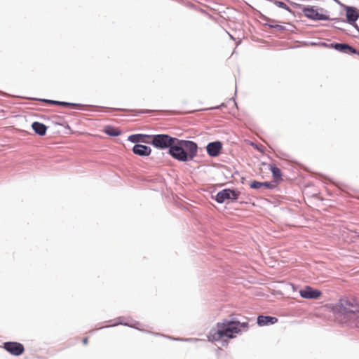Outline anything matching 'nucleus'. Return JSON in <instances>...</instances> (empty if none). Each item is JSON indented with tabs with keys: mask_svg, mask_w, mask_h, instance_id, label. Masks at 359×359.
<instances>
[{
	"mask_svg": "<svg viewBox=\"0 0 359 359\" xmlns=\"http://www.w3.org/2000/svg\"><path fill=\"white\" fill-rule=\"evenodd\" d=\"M248 327V321L241 322L238 315L232 314L222 322L217 323L215 327L210 329L208 339L210 341H217L224 337L233 339L236 334L247 331Z\"/></svg>",
	"mask_w": 359,
	"mask_h": 359,
	"instance_id": "1",
	"label": "nucleus"
},
{
	"mask_svg": "<svg viewBox=\"0 0 359 359\" xmlns=\"http://www.w3.org/2000/svg\"><path fill=\"white\" fill-rule=\"evenodd\" d=\"M198 150L196 142L177 138L175 147L171 149L172 158L180 162L192 161L197 156Z\"/></svg>",
	"mask_w": 359,
	"mask_h": 359,
	"instance_id": "2",
	"label": "nucleus"
},
{
	"mask_svg": "<svg viewBox=\"0 0 359 359\" xmlns=\"http://www.w3.org/2000/svg\"><path fill=\"white\" fill-rule=\"evenodd\" d=\"M335 314L344 316L348 320L355 321V326L359 327V304L355 299H341L339 302L332 308Z\"/></svg>",
	"mask_w": 359,
	"mask_h": 359,
	"instance_id": "3",
	"label": "nucleus"
},
{
	"mask_svg": "<svg viewBox=\"0 0 359 359\" xmlns=\"http://www.w3.org/2000/svg\"><path fill=\"white\" fill-rule=\"evenodd\" d=\"M177 137L170 136L168 134H154L150 144L154 147L161 150L168 149V154L172 157L171 149L175 147Z\"/></svg>",
	"mask_w": 359,
	"mask_h": 359,
	"instance_id": "4",
	"label": "nucleus"
},
{
	"mask_svg": "<svg viewBox=\"0 0 359 359\" xmlns=\"http://www.w3.org/2000/svg\"><path fill=\"white\" fill-rule=\"evenodd\" d=\"M292 5L296 8L302 9L304 16L308 19L314 21L332 20V19L328 14L318 12V6L311 5L306 6L297 3H292Z\"/></svg>",
	"mask_w": 359,
	"mask_h": 359,
	"instance_id": "5",
	"label": "nucleus"
},
{
	"mask_svg": "<svg viewBox=\"0 0 359 359\" xmlns=\"http://www.w3.org/2000/svg\"><path fill=\"white\" fill-rule=\"evenodd\" d=\"M241 195V192L236 189L226 188L217 193L214 199L217 203L222 204L228 200L231 202L236 201Z\"/></svg>",
	"mask_w": 359,
	"mask_h": 359,
	"instance_id": "6",
	"label": "nucleus"
},
{
	"mask_svg": "<svg viewBox=\"0 0 359 359\" xmlns=\"http://www.w3.org/2000/svg\"><path fill=\"white\" fill-rule=\"evenodd\" d=\"M341 8L346 12V18L341 19L339 18H334L332 19V21L335 22L336 23H348V24H355V22L359 18V12L358 10L352 6L347 5H341Z\"/></svg>",
	"mask_w": 359,
	"mask_h": 359,
	"instance_id": "7",
	"label": "nucleus"
},
{
	"mask_svg": "<svg viewBox=\"0 0 359 359\" xmlns=\"http://www.w3.org/2000/svg\"><path fill=\"white\" fill-rule=\"evenodd\" d=\"M4 348L14 356H19L25 352L22 344L17 341H6L3 344Z\"/></svg>",
	"mask_w": 359,
	"mask_h": 359,
	"instance_id": "8",
	"label": "nucleus"
},
{
	"mask_svg": "<svg viewBox=\"0 0 359 359\" xmlns=\"http://www.w3.org/2000/svg\"><path fill=\"white\" fill-rule=\"evenodd\" d=\"M222 147L223 144L221 141L215 140L208 143L205 149L208 155L210 157L215 158L219 156L222 150Z\"/></svg>",
	"mask_w": 359,
	"mask_h": 359,
	"instance_id": "9",
	"label": "nucleus"
},
{
	"mask_svg": "<svg viewBox=\"0 0 359 359\" xmlns=\"http://www.w3.org/2000/svg\"><path fill=\"white\" fill-rule=\"evenodd\" d=\"M321 294L322 292L320 290L314 289L309 285H306L303 289L299 290V295L304 299H317Z\"/></svg>",
	"mask_w": 359,
	"mask_h": 359,
	"instance_id": "10",
	"label": "nucleus"
},
{
	"mask_svg": "<svg viewBox=\"0 0 359 359\" xmlns=\"http://www.w3.org/2000/svg\"><path fill=\"white\" fill-rule=\"evenodd\" d=\"M278 184V182L276 181H265V182H259L257 180H252L249 183V187L252 189H259L261 188H264L266 189H273Z\"/></svg>",
	"mask_w": 359,
	"mask_h": 359,
	"instance_id": "11",
	"label": "nucleus"
},
{
	"mask_svg": "<svg viewBox=\"0 0 359 359\" xmlns=\"http://www.w3.org/2000/svg\"><path fill=\"white\" fill-rule=\"evenodd\" d=\"M116 322L111 325H108V326H105V327H102V328H104V327H114V326H117V325H125V326H127V327H133V328H135V329H137V330H139L142 332H146L145 330H140L139 328V325H140V323L137 321H135V320H126V318L124 317H118L117 318L115 319Z\"/></svg>",
	"mask_w": 359,
	"mask_h": 359,
	"instance_id": "12",
	"label": "nucleus"
},
{
	"mask_svg": "<svg viewBox=\"0 0 359 359\" xmlns=\"http://www.w3.org/2000/svg\"><path fill=\"white\" fill-rule=\"evenodd\" d=\"M34 100H37L39 102H45V103H48L49 104L61 106V107H76V108L80 109L81 107L84 106L83 104H79V103H73V102H65V101L48 100V99H45V98H34Z\"/></svg>",
	"mask_w": 359,
	"mask_h": 359,
	"instance_id": "13",
	"label": "nucleus"
},
{
	"mask_svg": "<svg viewBox=\"0 0 359 359\" xmlns=\"http://www.w3.org/2000/svg\"><path fill=\"white\" fill-rule=\"evenodd\" d=\"M132 151L137 156L146 157L151 154V149L150 147L144 144H135L132 148Z\"/></svg>",
	"mask_w": 359,
	"mask_h": 359,
	"instance_id": "14",
	"label": "nucleus"
},
{
	"mask_svg": "<svg viewBox=\"0 0 359 359\" xmlns=\"http://www.w3.org/2000/svg\"><path fill=\"white\" fill-rule=\"evenodd\" d=\"M334 46L335 50L348 55H354L355 53V48L346 43L334 42Z\"/></svg>",
	"mask_w": 359,
	"mask_h": 359,
	"instance_id": "15",
	"label": "nucleus"
},
{
	"mask_svg": "<svg viewBox=\"0 0 359 359\" xmlns=\"http://www.w3.org/2000/svg\"><path fill=\"white\" fill-rule=\"evenodd\" d=\"M278 318L271 316L259 315L257 318V324L260 326L274 325L278 322Z\"/></svg>",
	"mask_w": 359,
	"mask_h": 359,
	"instance_id": "16",
	"label": "nucleus"
},
{
	"mask_svg": "<svg viewBox=\"0 0 359 359\" xmlns=\"http://www.w3.org/2000/svg\"><path fill=\"white\" fill-rule=\"evenodd\" d=\"M32 128L36 135L44 136L46 134L48 127L43 123L34 121L32 124Z\"/></svg>",
	"mask_w": 359,
	"mask_h": 359,
	"instance_id": "17",
	"label": "nucleus"
},
{
	"mask_svg": "<svg viewBox=\"0 0 359 359\" xmlns=\"http://www.w3.org/2000/svg\"><path fill=\"white\" fill-rule=\"evenodd\" d=\"M269 168L272 173V177L273 178V181L279 182L282 180L283 174L279 168H278L275 164L271 163L269 165Z\"/></svg>",
	"mask_w": 359,
	"mask_h": 359,
	"instance_id": "18",
	"label": "nucleus"
},
{
	"mask_svg": "<svg viewBox=\"0 0 359 359\" xmlns=\"http://www.w3.org/2000/svg\"><path fill=\"white\" fill-rule=\"evenodd\" d=\"M104 132L111 137H118L121 134V131L119 129L110 125H107L104 128Z\"/></svg>",
	"mask_w": 359,
	"mask_h": 359,
	"instance_id": "19",
	"label": "nucleus"
},
{
	"mask_svg": "<svg viewBox=\"0 0 359 359\" xmlns=\"http://www.w3.org/2000/svg\"><path fill=\"white\" fill-rule=\"evenodd\" d=\"M139 142L150 144V140H151L152 135L137 133Z\"/></svg>",
	"mask_w": 359,
	"mask_h": 359,
	"instance_id": "20",
	"label": "nucleus"
},
{
	"mask_svg": "<svg viewBox=\"0 0 359 359\" xmlns=\"http://www.w3.org/2000/svg\"><path fill=\"white\" fill-rule=\"evenodd\" d=\"M264 25L269 27L271 29H277L278 31H281V32L287 30V29L285 26H283L280 25L273 24V23H270V22H264Z\"/></svg>",
	"mask_w": 359,
	"mask_h": 359,
	"instance_id": "21",
	"label": "nucleus"
},
{
	"mask_svg": "<svg viewBox=\"0 0 359 359\" xmlns=\"http://www.w3.org/2000/svg\"><path fill=\"white\" fill-rule=\"evenodd\" d=\"M170 339L175 341H186V342H193V341H198L201 339H196V338H174L169 337Z\"/></svg>",
	"mask_w": 359,
	"mask_h": 359,
	"instance_id": "22",
	"label": "nucleus"
},
{
	"mask_svg": "<svg viewBox=\"0 0 359 359\" xmlns=\"http://www.w3.org/2000/svg\"><path fill=\"white\" fill-rule=\"evenodd\" d=\"M140 136L137 135V134H132L128 136V140L130 142H133V143H135V144H139V140H138V137Z\"/></svg>",
	"mask_w": 359,
	"mask_h": 359,
	"instance_id": "23",
	"label": "nucleus"
},
{
	"mask_svg": "<svg viewBox=\"0 0 359 359\" xmlns=\"http://www.w3.org/2000/svg\"><path fill=\"white\" fill-rule=\"evenodd\" d=\"M259 13V18L262 19L263 21H265L266 22H274L276 20L274 19H271L269 17L266 16L263 13H262L260 11H257Z\"/></svg>",
	"mask_w": 359,
	"mask_h": 359,
	"instance_id": "24",
	"label": "nucleus"
},
{
	"mask_svg": "<svg viewBox=\"0 0 359 359\" xmlns=\"http://www.w3.org/2000/svg\"><path fill=\"white\" fill-rule=\"evenodd\" d=\"M318 45L321 47L334 49V42L331 43H327L324 41H320V42H318Z\"/></svg>",
	"mask_w": 359,
	"mask_h": 359,
	"instance_id": "25",
	"label": "nucleus"
},
{
	"mask_svg": "<svg viewBox=\"0 0 359 359\" xmlns=\"http://www.w3.org/2000/svg\"><path fill=\"white\" fill-rule=\"evenodd\" d=\"M133 111L135 113V115H139L142 114H149L152 112V110L151 109H139V110H133Z\"/></svg>",
	"mask_w": 359,
	"mask_h": 359,
	"instance_id": "26",
	"label": "nucleus"
},
{
	"mask_svg": "<svg viewBox=\"0 0 359 359\" xmlns=\"http://www.w3.org/2000/svg\"><path fill=\"white\" fill-rule=\"evenodd\" d=\"M332 27L336 29H339L340 31H342L343 32H344L346 34H349L346 30H345L344 29H343L342 27H339V26H337V25H332Z\"/></svg>",
	"mask_w": 359,
	"mask_h": 359,
	"instance_id": "27",
	"label": "nucleus"
},
{
	"mask_svg": "<svg viewBox=\"0 0 359 359\" xmlns=\"http://www.w3.org/2000/svg\"><path fill=\"white\" fill-rule=\"evenodd\" d=\"M318 11L320 13L328 14V11H327L326 9H325V8H323L322 7H318Z\"/></svg>",
	"mask_w": 359,
	"mask_h": 359,
	"instance_id": "28",
	"label": "nucleus"
},
{
	"mask_svg": "<svg viewBox=\"0 0 359 359\" xmlns=\"http://www.w3.org/2000/svg\"><path fill=\"white\" fill-rule=\"evenodd\" d=\"M350 25H352L357 30V32L359 33V26L358 25L356 22H355V24H350Z\"/></svg>",
	"mask_w": 359,
	"mask_h": 359,
	"instance_id": "29",
	"label": "nucleus"
},
{
	"mask_svg": "<svg viewBox=\"0 0 359 359\" xmlns=\"http://www.w3.org/2000/svg\"><path fill=\"white\" fill-rule=\"evenodd\" d=\"M88 337H84L83 339H82V343L84 344V345H86L88 344Z\"/></svg>",
	"mask_w": 359,
	"mask_h": 359,
	"instance_id": "30",
	"label": "nucleus"
},
{
	"mask_svg": "<svg viewBox=\"0 0 359 359\" xmlns=\"http://www.w3.org/2000/svg\"><path fill=\"white\" fill-rule=\"evenodd\" d=\"M112 109L114 111H128L127 109H121V108H113Z\"/></svg>",
	"mask_w": 359,
	"mask_h": 359,
	"instance_id": "31",
	"label": "nucleus"
},
{
	"mask_svg": "<svg viewBox=\"0 0 359 359\" xmlns=\"http://www.w3.org/2000/svg\"><path fill=\"white\" fill-rule=\"evenodd\" d=\"M333 1H335L337 4H339L341 7V5H344L339 0H333Z\"/></svg>",
	"mask_w": 359,
	"mask_h": 359,
	"instance_id": "32",
	"label": "nucleus"
},
{
	"mask_svg": "<svg viewBox=\"0 0 359 359\" xmlns=\"http://www.w3.org/2000/svg\"><path fill=\"white\" fill-rule=\"evenodd\" d=\"M309 44L312 46H318L317 42H313V41L310 42Z\"/></svg>",
	"mask_w": 359,
	"mask_h": 359,
	"instance_id": "33",
	"label": "nucleus"
},
{
	"mask_svg": "<svg viewBox=\"0 0 359 359\" xmlns=\"http://www.w3.org/2000/svg\"><path fill=\"white\" fill-rule=\"evenodd\" d=\"M251 144H252V145H254V146H255V147L257 149L260 150L259 147L257 144H254V143H252V142L251 143Z\"/></svg>",
	"mask_w": 359,
	"mask_h": 359,
	"instance_id": "34",
	"label": "nucleus"
},
{
	"mask_svg": "<svg viewBox=\"0 0 359 359\" xmlns=\"http://www.w3.org/2000/svg\"><path fill=\"white\" fill-rule=\"evenodd\" d=\"M223 106H224V103H222L220 106H217V107H214V109H218V108H219L221 107H223Z\"/></svg>",
	"mask_w": 359,
	"mask_h": 359,
	"instance_id": "35",
	"label": "nucleus"
},
{
	"mask_svg": "<svg viewBox=\"0 0 359 359\" xmlns=\"http://www.w3.org/2000/svg\"><path fill=\"white\" fill-rule=\"evenodd\" d=\"M354 55H359V50H357L356 48H355V54H354Z\"/></svg>",
	"mask_w": 359,
	"mask_h": 359,
	"instance_id": "36",
	"label": "nucleus"
},
{
	"mask_svg": "<svg viewBox=\"0 0 359 359\" xmlns=\"http://www.w3.org/2000/svg\"><path fill=\"white\" fill-rule=\"evenodd\" d=\"M246 4H247L248 6H250L252 9H253V10H254V8H253L252 6H250V4H248V3H246Z\"/></svg>",
	"mask_w": 359,
	"mask_h": 359,
	"instance_id": "37",
	"label": "nucleus"
},
{
	"mask_svg": "<svg viewBox=\"0 0 359 359\" xmlns=\"http://www.w3.org/2000/svg\"><path fill=\"white\" fill-rule=\"evenodd\" d=\"M152 334H154V335H159V334H158V333H154V332H153Z\"/></svg>",
	"mask_w": 359,
	"mask_h": 359,
	"instance_id": "38",
	"label": "nucleus"
},
{
	"mask_svg": "<svg viewBox=\"0 0 359 359\" xmlns=\"http://www.w3.org/2000/svg\"><path fill=\"white\" fill-rule=\"evenodd\" d=\"M231 38L234 40V38L233 36L230 35Z\"/></svg>",
	"mask_w": 359,
	"mask_h": 359,
	"instance_id": "39",
	"label": "nucleus"
}]
</instances>
